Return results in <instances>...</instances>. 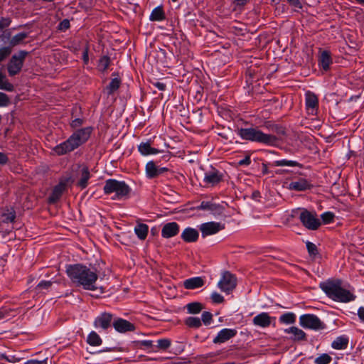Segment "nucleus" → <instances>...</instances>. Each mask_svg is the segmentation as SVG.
I'll return each instance as SVG.
<instances>
[{
  "label": "nucleus",
  "instance_id": "57",
  "mask_svg": "<svg viewBox=\"0 0 364 364\" xmlns=\"http://www.w3.org/2000/svg\"><path fill=\"white\" fill-rule=\"evenodd\" d=\"M9 161V158L8 156L2 153V152H0V166H4L5 164H6Z\"/></svg>",
  "mask_w": 364,
  "mask_h": 364
},
{
  "label": "nucleus",
  "instance_id": "14",
  "mask_svg": "<svg viewBox=\"0 0 364 364\" xmlns=\"http://www.w3.org/2000/svg\"><path fill=\"white\" fill-rule=\"evenodd\" d=\"M112 326L117 332L121 333L134 331L136 329V326L134 323L122 318L114 319Z\"/></svg>",
  "mask_w": 364,
  "mask_h": 364
},
{
  "label": "nucleus",
  "instance_id": "2",
  "mask_svg": "<svg viewBox=\"0 0 364 364\" xmlns=\"http://www.w3.org/2000/svg\"><path fill=\"white\" fill-rule=\"evenodd\" d=\"M341 279H328L319 284V287L326 295L337 302L347 303L353 301L355 296L349 290L343 289Z\"/></svg>",
  "mask_w": 364,
  "mask_h": 364
},
{
  "label": "nucleus",
  "instance_id": "37",
  "mask_svg": "<svg viewBox=\"0 0 364 364\" xmlns=\"http://www.w3.org/2000/svg\"><path fill=\"white\" fill-rule=\"evenodd\" d=\"M252 141H257L267 146H275L279 138H245Z\"/></svg>",
  "mask_w": 364,
  "mask_h": 364
},
{
  "label": "nucleus",
  "instance_id": "38",
  "mask_svg": "<svg viewBox=\"0 0 364 364\" xmlns=\"http://www.w3.org/2000/svg\"><path fill=\"white\" fill-rule=\"evenodd\" d=\"M274 165L276 166H298L299 168L303 167V165L301 164H299L296 161L287 160V159L275 161L274 162Z\"/></svg>",
  "mask_w": 364,
  "mask_h": 364
},
{
  "label": "nucleus",
  "instance_id": "35",
  "mask_svg": "<svg viewBox=\"0 0 364 364\" xmlns=\"http://www.w3.org/2000/svg\"><path fill=\"white\" fill-rule=\"evenodd\" d=\"M156 346H155L157 349H154V352H157L158 350L165 351L171 345V341L168 338H161L156 341Z\"/></svg>",
  "mask_w": 364,
  "mask_h": 364
},
{
  "label": "nucleus",
  "instance_id": "49",
  "mask_svg": "<svg viewBox=\"0 0 364 364\" xmlns=\"http://www.w3.org/2000/svg\"><path fill=\"white\" fill-rule=\"evenodd\" d=\"M92 129L91 127H86L79 130L76 134H73L71 136H90L92 134Z\"/></svg>",
  "mask_w": 364,
  "mask_h": 364
},
{
  "label": "nucleus",
  "instance_id": "4",
  "mask_svg": "<svg viewBox=\"0 0 364 364\" xmlns=\"http://www.w3.org/2000/svg\"><path fill=\"white\" fill-rule=\"evenodd\" d=\"M299 218L301 224L310 230H316L321 225L315 212H311L304 208L301 210Z\"/></svg>",
  "mask_w": 364,
  "mask_h": 364
},
{
  "label": "nucleus",
  "instance_id": "62",
  "mask_svg": "<svg viewBox=\"0 0 364 364\" xmlns=\"http://www.w3.org/2000/svg\"><path fill=\"white\" fill-rule=\"evenodd\" d=\"M82 59L85 64H87L89 61L88 48L86 47L83 51Z\"/></svg>",
  "mask_w": 364,
  "mask_h": 364
},
{
  "label": "nucleus",
  "instance_id": "24",
  "mask_svg": "<svg viewBox=\"0 0 364 364\" xmlns=\"http://www.w3.org/2000/svg\"><path fill=\"white\" fill-rule=\"evenodd\" d=\"M318 97L317 96L311 92L306 93V106L308 110L311 109L313 113L314 110L318 107Z\"/></svg>",
  "mask_w": 364,
  "mask_h": 364
},
{
  "label": "nucleus",
  "instance_id": "46",
  "mask_svg": "<svg viewBox=\"0 0 364 364\" xmlns=\"http://www.w3.org/2000/svg\"><path fill=\"white\" fill-rule=\"evenodd\" d=\"M201 320L205 326L210 325L213 321V314L209 311H203Z\"/></svg>",
  "mask_w": 364,
  "mask_h": 364
},
{
  "label": "nucleus",
  "instance_id": "59",
  "mask_svg": "<svg viewBox=\"0 0 364 364\" xmlns=\"http://www.w3.org/2000/svg\"><path fill=\"white\" fill-rule=\"evenodd\" d=\"M141 346H144L146 348H152L154 346L153 341L150 340H144L139 341Z\"/></svg>",
  "mask_w": 364,
  "mask_h": 364
},
{
  "label": "nucleus",
  "instance_id": "18",
  "mask_svg": "<svg viewBox=\"0 0 364 364\" xmlns=\"http://www.w3.org/2000/svg\"><path fill=\"white\" fill-rule=\"evenodd\" d=\"M272 319L275 320V317H271L267 312H262L253 318L252 323L256 326L267 328L271 325Z\"/></svg>",
  "mask_w": 364,
  "mask_h": 364
},
{
  "label": "nucleus",
  "instance_id": "23",
  "mask_svg": "<svg viewBox=\"0 0 364 364\" xmlns=\"http://www.w3.org/2000/svg\"><path fill=\"white\" fill-rule=\"evenodd\" d=\"M205 282L200 277L187 279L183 282V287L186 289H195L204 285Z\"/></svg>",
  "mask_w": 364,
  "mask_h": 364
},
{
  "label": "nucleus",
  "instance_id": "41",
  "mask_svg": "<svg viewBox=\"0 0 364 364\" xmlns=\"http://www.w3.org/2000/svg\"><path fill=\"white\" fill-rule=\"evenodd\" d=\"M332 360V358L327 353H323L317 357L314 363L316 364H329Z\"/></svg>",
  "mask_w": 364,
  "mask_h": 364
},
{
  "label": "nucleus",
  "instance_id": "52",
  "mask_svg": "<svg viewBox=\"0 0 364 364\" xmlns=\"http://www.w3.org/2000/svg\"><path fill=\"white\" fill-rule=\"evenodd\" d=\"M51 285H52V282L43 280L38 283V284L36 286V289H48L51 287Z\"/></svg>",
  "mask_w": 364,
  "mask_h": 364
},
{
  "label": "nucleus",
  "instance_id": "17",
  "mask_svg": "<svg viewBox=\"0 0 364 364\" xmlns=\"http://www.w3.org/2000/svg\"><path fill=\"white\" fill-rule=\"evenodd\" d=\"M237 333V331L236 329L223 328L218 333L217 336L213 338V342L215 344L223 343L235 337Z\"/></svg>",
  "mask_w": 364,
  "mask_h": 364
},
{
  "label": "nucleus",
  "instance_id": "26",
  "mask_svg": "<svg viewBox=\"0 0 364 364\" xmlns=\"http://www.w3.org/2000/svg\"><path fill=\"white\" fill-rule=\"evenodd\" d=\"M348 338L346 336L337 337L331 343V347L336 350H343L348 347Z\"/></svg>",
  "mask_w": 364,
  "mask_h": 364
},
{
  "label": "nucleus",
  "instance_id": "55",
  "mask_svg": "<svg viewBox=\"0 0 364 364\" xmlns=\"http://www.w3.org/2000/svg\"><path fill=\"white\" fill-rule=\"evenodd\" d=\"M274 129H275V134L278 135L289 134L288 132L283 127L275 125Z\"/></svg>",
  "mask_w": 364,
  "mask_h": 364
},
{
  "label": "nucleus",
  "instance_id": "22",
  "mask_svg": "<svg viewBox=\"0 0 364 364\" xmlns=\"http://www.w3.org/2000/svg\"><path fill=\"white\" fill-rule=\"evenodd\" d=\"M284 332L286 333H291L292 336L291 339L294 341H306V333L301 329L296 327L291 326L289 328L284 329Z\"/></svg>",
  "mask_w": 364,
  "mask_h": 364
},
{
  "label": "nucleus",
  "instance_id": "31",
  "mask_svg": "<svg viewBox=\"0 0 364 364\" xmlns=\"http://www.w3.org/2000/svg\"><path fill=\"white\" fill-rule=\"evenodd\" d=\"M240 134L241 136H272L271 134H262L256 129H241Z\"/></svg>",
  "mask_w": 364,
  "mask_h": 364
},
{
  "label": "nucleus",
  "instance_id": "25",
  "mask_svg": "<svg viewBox=\"0 0 364 364\" xmlns=\"http://www.w3.org/2000/svg\"><path fill=\"white\" fill-rule=\"evenodd\" d=\"M91 175L87 166H83L81 170V177L77 181V186L81 189H85L88 186V181L90 178Z\"/></svg>",
  "mask_w": 364,
  "mask_h": 364
},
{
  "label": "nucleus",
  "instance_id": "6",
  "mask_svg": "<svg viewBox=\"0 0 364 364\" xmlns=\"http://www.w3.org/2000/svg\"><path fill=\"white\" fill-rule=\"evenodd\" d=\"M87 138H68V139L55 146L53 151L59 156L65 154L86 142Z\"/></svg>",
  "mask_w": 364,
  "mask_h": 364
},
{
  "label": "nucleus",
  "instance_id": "30",
  "mask_svg": "<svg viewBox=\"0 0 364 364\" xmlns=\"http://www.w3.org/2000/svg\"><path fill=\"white\" fill-rule=\"evenodd\" d=\"M320 65L324 70H327L332 63L330 53L328 51H323L320 56Z\"/></svg>",
  "mask_w": 364,
  "mask_h": 364
},
{
  "label": "nucleus",
  "instance_id": "1",
  "mask_svg": "<svg viewBox=\"0 0 364 364\" xmlns=\"http://www.w3.org/2000/svg\"><path fill=\"white\" fill-rule=\"evenodd\" d=\"M66 273L76 287H82L85 290H95L98 275L95 269H91L82 264L66 265Z\"/></svg>",
  "mask_w": 364,
  "mask_h": 364
},
{
  "label": "nucleus",
  "instance_id": "20",
  "mask_svg": "<svg viewBox=\"0 0 364 364\" xmlns=\"http://www.w3.org/2000/svg\"><path fill=\"white\" fill-rule=\"evenodd\" d=\"M181 237L185 242H195L199 237V233L197 230L188 227L183 230L181 235Z\"/></svg>",
  "mask_w": 364,
  "mask_h": 364
},
{
  "label": "nucleus",
  "instance_id": "33",
  "mask_svg": "<svg viewBox=\"0 0 364 364\" xmlns=\"http://www.w3.org/2000/svg\"><path fill=\"white\" fill-rule=\"evenodd\" d=\"M296 316L293 312H287L280 316L279 321L283 324H293L296 322Z\"/></svg>",
  "mask_w": 364,
  "mask_h": 364
},
{
  "label": "nucleus",
  "instance_id": "36",
  "mask_svg": "<svg viewBox=\"0 0 364 364\" xmlns=\"http://www.w3.org/2000/svg\"><path fill=\"white\" fill-rule=\"evenodd\" d=\"M186 309L188 314H199L203 309V306L200 302H191L186 305Z\"/></svg>",
  "mask_w": 364,
  "mask_h": 364
},
{
  "label": "nucleus",
  "instance_id": "58",
  "mask_svg": "<svg viewBox=\"0 0 364 364\" xmlns=\"http://www.w3.org/2000/svg\"><path fill=\"white\" fill-rule=\"evenodd\" d=\"M25 364H47V359L43 360H38L35 359H31L27 360Z\"/></svg>",
  "mask_w": 364,
  "mask_h": 364
},
{
  "label": "nucleus",
  "instance_id": "61",
  "mask_svg": "<svg viewBox=\"0 0 364 364\" xmlns=\"http://www.w3.org/2000/svg\"><path fill=\"white\" fill-rule=\"evenodd\" d=\"M358 316L361 321V322L364 323V307L360 306L358 310Z\"/></svg>",
  "mask_w": 364,
  "mask_h": 364
},
{
  "label": "nucleus",
  "instance_id": "7",
  "mask_svg": "<svg viewBox=\"0 0 364 364\" xmlns=\"http://www.w3.org/2000/svg\"><path fill=\"white\" fill-rule=\"evenodd\" d=\"M27 54L28 53L26 51L21 50L11 57L7 65L10 76L16 75L21 71Z\"/></svg>",
  "mask_w": 364,
  "mask_h": 364
},
{
  "label": "nucleus",
  "instance_id": "48",
  "mask_svg": "<svg viewBox=\"0 0 364 364\" xmlns=\"http://www.w3.org/2000/svg\"><path fill=\"white\" fill-rule=\"evenodd\" d=\"M11 53L10 47H3L0 48V62L5 60Z\"/></svg>",
  "mask_w": 364,
  "mask_h": 364
},
{
  "label": "nucleus",
  "instance_id": "19",
  "mask_svg": "<svg viewBox=\"0 0 364 364\" xmlns=\"http://www.w3.org/2000/svg\"><path fill=\"white\" fill-rule=\"evenodd\" d=\"M313 185L306 179L300 178L298 181H291L289 183V189L296 191H305L310 190Z\"/></svg>",
  "mask_w": 364,
  "mask_h": 364
},
{
  "label": "nucleus",
  "instance_id": "47",
  "mask_svg": "<svg viewBox=\"0 0 364 364\" xmlns=\"http://www.w3.org/2000/svg\"><path fill=\"white\" fill-rule=\"evenodd\" d=\"M13 310L6 306L0 308V319L7 318L11 316V313Z\"/></svg>",
  "mask_w": 364,
  "mask_h": 364
},
{
  "label": "nucleus",
  "instance_id": "51",
  "mask_svg": "<svg viewBox=\"0 0 364 364\" xmlns=\"http://www.w3.org/2000/svg\"><path fill=\"white\" fill-rule=\"evenodd\" d=\"M10 103V99L7 95L0 92V107H6Z\"/></svg>",
  "mask_w": 364,
  "mask_h": 364
},
{
  "label": "nucleus",
  "instance_id": "60",
  "mask_svg": "<svg viewBox=\"0 0 364 364\" xmlns=\"http://www.w3.org/2000/svg\"><path fill=\"white\" fill-rule=\"evenodd\" d=\"M290 5H291L292 6H294L295 8H299V9H301V4L299 1V0H287Z\"/></svg>",
  "mask_w": 364,
  "mask_h": 364
},
{
  "label": "nucleus",
  "instance_id": "44",
  "mask_svg": "<svg viewBox=\"0 0 364 364\" xmlns=\"http://www.w3.org/2000/svg\"><path fill=\"white\" fill-rule=\"evenodd\" d=\"M335 215L332 212L327 211L321 215V220L324 224H329L334 220Z\"/></svg>",
  "mask_w": 364,
  "mask_h": 364
},
{
  "label": "nucleus",
  "instance_id": "54",
  "mask_svg": "<svg viewBox=\"0 0 364 364\" xmlns=\"http://www.w3.org/2000/svg\"><path fill=\"white\" fill-rule=\"evenodd\" d=\"M11 20L8 18H2L0 19V29L8 27L10 25Z\"/></svg>",
  "mask_w": 364,
  "mask_h": 364
},
{
  "label": "nucleus",
  "instance_id": "64",
  "mask_svg": "<svg viewBox=\"0 0 364 364\" xmlns=\"http://www.w3.org/2000/svg\"><path fill=\"white\" fill-rule=\"evenodd\" d=\"M155 86L159 88L160 90H165V87H166V85L162 83V82H156L155 83Z\"/></svg>",
  "mask_w": 364,
  "mask_h": 364
},
{
  "label": "nucleus",
  "instance_id": "11",
  "mask_svg": "<svg viewBox=\"0 0 364 364\" xmlns=\"http://www.w3.org/2000/svg\"><path fill=\"white\" fill-rule=\"evenodd\" d=\"M224 173L211 166L210 169L205 173L204 182L215 186L223 181Z\"/></svg>",
  "mask_w": 364,
  "mask_h": 364
},
{
  "label": "nucleus",
  "instance_id": "13",
  "mask_svg": "<svg viewBox=\"0 0 364 364\" xmlns=\"http://www.w3.org/2000/svg\"><path fill=\"white\" fill-rule=\"evenodd\" d=\"M146 176L148 178H154L167 171L169 169L166 167H159L154 161H150L146 164Z\"/></svg>",
  "mask_w": 364,
  "mask_h": 364
},
{
  "label": "nucleus",
  "instance_id": "8",
  "mask_svg": "<svg viewBox=\"0 0 364 364\" xmlns=\"http://www.w3.org/2000/svg\"><path fill=\"white\" fill-rule=\"evenodd\" d=\"M236 286L237 278L235 274H232L229 271L224 272L218 284V287L220 289L228 294L235 289Z\"/></svg>",
  "mask_w": 364,
  "mask_h": 364
},
{
  "label": "nucleus",
  "instance_id": "5",
  "mask_svg": "<svg viewBox=\"0 0 364 364\" xmlns=\"http://www.w3.org/2000/svg\"><path fill=\"white\" fill-rule=\"evenodd\" d=\"M299 325L307 329L314 331L323 330L326 328V325L315 314H306L299 317Z\"/></svg>",
  "mask_w": 364,
  "mask_h": 364
},
{
  "label": "nucleus",
  "instance_id": "16",
  "mask_svg": "<svg viewBox=\"0 0 364 364\" xmlns=\"http://www.w3.org/2000/svg\"><path fill=\"white\" fill-rule=\"evenodd\" d=\"M180 231V226L176 222H170L166 223L161 229V236L164 238L168 239L176 236Z\"/></svg>",
  "mask_w": 364,
  "mask_h": 364
},
{
  "label": "nucleus",
  "instance_id": "3",
  "mask_svg": "<svg viewBox=\"0 0 364 364\" xmlns=\"http://www.w3.org/2000/svg\"><path fill=\"white\" fill-rule=\"evenodd\" d=\"M131 188L123 181L109 178L105 181L103 191L105 195L114 193L113 199L121 200L128 198L131 193Z\"/></svg>",
  "mask_w": 364,
  "mask_h": 364
},
{
  "label": "nucleus",
  "instance_id": "34",
  "mask_svg": "<svg viewBox=\"0 0 364 364\" xmlns=\"http://www.w3.org/2000/svg\"><path fill=\"white\" fill-rule=\"evenodd\" d=\"M14 88V85L8 80L6 76L0 72V90L11 92Z\"/></svg>",
  "mask_w": 364,
  "mask_h": 364
},
{
  "label": "nucleus",
  "instance_id": "63",
  "mask_svg": "<svg viewBox=\"0 0 364 364\" xmlns=\"http://www.w3.org/2000/svg\"><path fill=\"white\" fill-rule=\"evenodd\" d=\"M81 124H82V119H75V120H73L72 122L71 126L73 128H76V127H79Z\"/></svg>",
  "mask_w": 364,
  "mask_h": 364
},
{
  "label": "nucleus",
  "instance_id": "42",
  "mask_svg": "<svg viewBox=\"0 0 364 364\" xmlns=\"http://www.w3.org/2000/svg\"><path fill=\"white\" fill-rule=\"evenodd\" d=\"M306 249L310 257H315L318 255V250L315 244L311 242L307 241L306 242Z\"/></svg>",
  "mask_w": 364,
  "mask_h": 364
},
{
  "label": "nucleus",
  "instance_id": "45",
  "mask_svg": "<svg viewBox=\"0 0 364 364\" xmlns=\"http://www.w3.org/2000/svg\"><path fill=\"white\" fill-rule=\"evenodd\" d=\"M109 65V58L107 56L102 57L99 60L98 68L100 71L107 70Z\"/></svg>",
  "mask_w": 364,
  "mask_h": 364
},
{
  "label": "nucleus",
  "instance_id": "43",
  "mask_svg": "<svg viewBox=\"0 0 364 364\" xmlns=\"http://www.w3.org/2000/svg\"><path fill=\"white\" fill-rule=\"evenodd\" d=\"M120 82V80L118 78L112 79L107 87L109 94H112L114 91H116L119 87Z\"/></svg>",
  "mask_w": 364,
  "mask_h": 364
},
{
  "label": "nucleus",
  "instance_id": "27",
  "mask_svg": "<svg viewBox=\"0 0 364 364\" xmlns=\"http://www.w3.org/2000/svg\"><path fill=\"white\" fill-rule=\"evenodd\" d=\"M134 232L141 240H144L149 232V226L145 223H139L134 227Z\"/></svg>",
  "mask_w": 364,
  "mask_h": 364
},
{
  "label": "nucleus",
  "instance_id": "32",
  "mask_svg": "<svg viewBox=\"0 0 364 364\" xmlns=\"http://www.w3.org/2000/svg\"><path fill=\"white\" fill-rule=\"evenodd\" d=\"M87 343L91 346H99L102 344V340L95 331H91L87 336Z\"/></svg>",
  "mask_w": 364,
  "mask_h": 364
},
{
  "label": "nucleus",
  "instance_id": "12",
  "mask_svg": "<svg viewBox=\"0 0 364 364\" xmlns=\"http://www.w3.org/2000/svg\"><path fill=\"white\" fill-rule=\"evenodd\" d=\"M225 229V225L218 222H208L200 225V230L203 237L214 235Z\"/></svg>",
  "mask_w": 364,
  "mask_h": 364
},
{
  "label": "nucleus",
  "instance_id": "9",
  "mask_svg": "<svg viewBox=\"0 0 364 364\" xmlns=\"http://www.w3.org/2000/svg\"><path fill=\"white\" fill-rule=\"evenodd\" d=\"M70 181V177L60 179L59 183L53 187L51 193L48 198V203L49 204H54L60 200L63 192L66 190Z\"/></svg>",
  "mask_w": 364,
  "mask_h": 364
},
{
  "label": "nucleus",
  "instance_id": "10",
  "mask_svg": "<svg viewBox=\"0 0 364 364\" xmlns=\"http://www.w3.org/2000/svg\"><path fill=\"white\" fill-rule=\"evenodd\" d=\"M113 314L109 312H102L97 316L93 322V326L97 329L107 331L113 323Z\"/></svg>",
  "mask_w": 364,
  "mask_h": 364
},
{
  "label": "nucleus",
  "instance_id": "56",
  "mask_svg": "<svg viewBox=\"0 0 364 364\" xmlns=\"http://www.w3.org/2000/svg\"><path fill=\"white\" fill-rule=\"evenodd\" d=\"M70 27V21L67 19L63 20L59 24V29L66 30Z\"/></svg>",
  "mask_w": 364,
  "mask_h": 364
},
{
  "label": "nucleus",
  "instance_id": "28",
  "mask_svg": "<svg viewBox=\"0 0 364 364\" xmlns=\"http://www.w3.org/2000/svg\"><path fill=\"white\" fill-rule=\"evenodd\" d=\"M1 223H13L15 222L16 213L13 208H6V212L1 214Z\"/></svg>",
  "mask_w": 364,
  "mask_h": 364
},
{
  "label": "nucleus",
  "instance_id": "53",
  "mask_svg": "<svg viewBox=\"0 0 364 364\" xmlns=\"http://www.w3.org/2000/svg\"><path fill=\"white\" fill-rule=\"evenodd\" d=\"M251 164L250 155H247L243 159H241L238 161L237 164L239 166H249Z\"/></svg>",
  "mask_w": 364,
  "mask_h": 364
},
{
  "label": "nucleus",
  "instance_id": "15",
  "mask_svg": "<svg viewBox=\"0 0 364 364\" xmlns=\"http://www.w3.org/2000/svg\"><path fill=\"white\" fill-rule=\"evenodd\" d=\"M196 210H202L210 211L213 215H221L224 211V208L220 205L211 201H202L200 204L194 208Z\"/></svg>",
  "mask_w": 364,
  "mask_h": 364
},
{
  "label": "nucleus",
  "instance_id": "40",
  "mask_svg": "<svg viewBox=\"0 0 364 364\" xmlns=\"http://www.w3.org/2000/svg\"><path fill=\"white\" fill-rule=\"evenodd\" d=\"M27 33L24 32L17 33L11 38L9 41L10 46L14 47L18 45L27 37Z\"/></svg>",
  "mask_w": 364,
  "mask_h": 364
},
{
  "label": "nucleus",
  "instance_id": "21",
  "mask_svg": "<svg viewBox=\"0 0 364 364\" xmlns=\"http://www.w3.org/2000/svg\"><path fill=\"white\" fill-rule=\"evenodd\" d=\"M138 150L144 156L162 153L164 149H156L151 146L150 140L147 142H142L138 146Z\"/></svg>",
  "mask_w": 364,
  "mask_h": 364
},
{
  "label": "nucleus",
  "instance_id": "29",
  "mask_svg": "<svg viewBox=\"0 0 364 364\" xmlns=\"http://www.w3.org/2000/svg\"><path fill=\"white\" fill-rule=\"evenodd\" d=\"M165 18H166V16H165V14L164 12V10H163V8L161 6H159L155 8L152 11V12L149 16V19L151 21H161L164 20Z\"/></svg>",
  "mask_w": 364,
  "mask_h": 364
},
{
  "label": "nucleus",
  "instance_id": "50",
  "mask_svg": "<svg viewBox=\"0 0 364 364\" xmlns=\"http://www.w3.org/2000/svg\"><path fill=\"white\" fill-rule=\"evenodd\" d=\"M211 299L215 304H221L224 301V297L216 291L212 293Z\"/></svg>",
  "mask_w": 364,
  "mask_h": 364
},
{
  "label": "nucleus",
  "instance_id": "39",
  "mask_svg": "<svg viewBox=\"0 0 364 364\" xmlns=\"http://www.w3.org/2000/svg\"><path fill=\"white\" fill-rule=\"evenodd\" d=\"M185 324L189 328H198L202 326V322L198 317L190 316L185 320Z\"/></svg>",
  "mask_w": 364,
  "mask_h": 364
}]
</instances>
